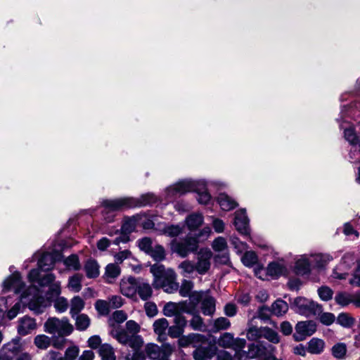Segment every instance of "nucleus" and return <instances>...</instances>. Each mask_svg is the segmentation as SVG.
Returning <instances> with one entry per match:
<instances>
[{"instance_id": "nucleus-62", "label": "nucleus", "mask_w": 360, "mask_h": 360, "mask_svg": "<svg viewBox=\"0 0 360 360\" xmlns=\"http://www.w3.org/2000/svg\"><path fill=\"white\" fill-rule=\"evenodd\" d=\"M139 247L141 250L148 254L153 248L152 240L149 238H142L139 240Z\"/></svg>"}, {"instance_id": "nucleus-26", "label": "nucleus", "mask_w": 360, "mask_h": 360, "mask_svg": "<svg viewBox=\"0 0 360 360\" xmlns=\"http://www.w3.org/2000/svg\"><path fill=\"white\" fill-rule=\"evenodd\" d=\"M121 274V269L117 264H108L105 268L103 278L105 282L112 283Z\"/></svg>"}, {"instance_id": "nucleus-29", "label": "nucleus", "mask_w": 360, "mask_h": 360, "mask_svg": "<svg viewBox=\"0 0 360 360\" xmlns=\"http://www.w3.org/2000/svg\"><path fill=\"white\" fill-rule=\"evenodd\" d=\"M55 260L50 253H43L38 260L39 269L41 271H49L53 268Z\"/></svg>"}, {"instance_id": "nucleus-5", "label": "nucleus", "mask_w": 360, "mask_h": 360, "mask_svg": "<svg viewBox=\"0 0 360 360\" xmlns=\"http://www.w3.org/2000/svg\"><path fill=\"white\" fill-rule=\"evenodd\" d=\"M188 341L195 347L192 354L194 360H211L217 354V348L208 345L207 338L202 335H190Z\"/></svg>"}, {"instance_id": "nucleus-12", "label": "nucleus", "mask_w": 360, "mask_h": 360, "mask_svg": "<svg viewBox=\"0 0 360 360\" xmlns=\"http://www.w3.org/2000/svg\"><path fill=\"white\" fill-rule=\"evenodd\" d=\"M212 248L215 252H217L214 257L217 263L227 264L229 262L228 245L224 238L219 236L215 238L212 243Z\"/></svg>"}, {"instance_id": "nucleus-4", "label": "nucleus", "mask_w": 360, "mask_h": 360, "mask_svg": "<svg viewBox=\"0 0 360 360\" xmlns=\"http://www.w3.org/2000/svg\"><path fill=\"white\" fill-rule=\"evenodd\" d=\"M155 288H162L167 293H173L179 288L176 274L172 269H165L162 264H155L150 267Z\"/></svg>"}, {"instance_id": "nucleus-64", "label": "nucleus", "mask_w": 360, "mask_h": 360, "mask_svg": "<svg viewBox=\"0 0 360 360\" xmlns=\"http://www.w3.org/2000/svg\"><path fill=\"white\" fill-rule=\"evenodd\" d=\"M349 283L353 285L360 286V260L357 262V267Z\"/></svg>"}, {"instance_id": "nucleus-25", "label": "nucleus", "mask_w": 360, "mask_h": 360, "mask_svg": "<svg viewBox=\"0 0 360 360\" xmlns=\"http://www.w3.org/2000/svg\"><path fill=\"white\" fill-rule=\"evenodd\" d=\"M37 328L35 319L31 316H23L19 320L18 333L26 335Z\"/></svg>"}, {"instance_id": "nucleus-35", "label": "nucleus", "mask_w": 360, "mask_h": 360, "mask_svg": "<svg viewBox=\"0 0 360 360\" xmlns=\"http://www.w3.org/2000/svg\"><path fill=\"white\" fill-rule=\"evenodd\" d=\"M197 190L194 191L198 194V201L200 204H207L211 199L210 193L205 188V184L202 181H197Z\"/></svg>"}, {"instance_id": "nucleus-40", "label": "nucleus", "mask_w": 360, "mask_h": 360, "mask_svg": "<svg viewBox=\"0 0 360 360\" xmlns=\"http://www.w3.org/2000/svg\"><path fill=\"white\" fill-rule=\"evenodd\" d=\"M184 228L179 224H172L164 227L162 233L171 237H177L183 233Z\"/></svg>"}, {"instance_id": "nucleus-28", "label": "nucleus", "mask_w": 360, "mask_h": 360, "mask_svg": "<svg viewBox=\"0 0 360 360\" xmlns=\"http://www.w3.org/2000/svg\"><path fill=\"white\" fill-rule=\"evenodd\" d=\"M168 326L169 323L165 318L160 319L154 323V331L157 335H158V340L159 342H163L165 340V330Z\"/></svg>"}, {"instance_id": "nucleus-7", "label": "nucleus", "mask_w": 360, "mask_h": 360, "mask_svg": "<svg viewBox=\"0 0 360 360\" xmlns=\"http://www.w3.org/2000/svg\"><path fill=\"white\" fill-rule=\"evenodd\" d=\"M275 347L270 344L259 342L257 344H250L248 346L247 352H240L238 353V360H248L250 359L260 358L274 353Z\"/></svg>"}, {"instance_id": "nucleus-23", "label": "nucleus", "mask_w": 360, "mask_h": 360, "mask_svg": "<svg viewBox=\"0 0 360 360\" xmlns=\"http://www.w3.org/2000/svg\"><path fill=\"white\" fill-rule=\"evenodd\" d=\"M311 266L317 269H324L333 260V257L326 253H316L309 255Z\"/></svg>"}, {"instance_id": "nucleus-56", "label": "nucleus", "mask_w": 360, "mask_h": 360, "mask_svg": "<svg viewBox=\"0 0 360 360\" xmlns=\"http://www.w3.org/2000/svg\"><path fill=\"white\" fill-rule=\"evenodd\" d=\"M335 300L338 304L346 306L351 303V295L340 292L335 296Z\"/></svg>"}, {"instance_id": "nucleus-37", "label": "nucleus", "mask_w": 360, "mask_h": 360, "mask_svg": "<svg viewBox=\"0 0 360 360\" xmlns=\"http://www.w3.org/2000/svg\"><path fill=\"white\" fill-rule=\"evenodd\" d=\"M82 279L83 275L80 274H76L70 277L68 285L69 289L74 292H79L82 289Z\"/></svg>"}, {"instance_id": "nucleus-43", "label": "nucleus", "mask_w": 360, "mask_h": 360, "mask_svg": "<svg viewBox=\"0 0 360 360\" xmlns=\"http://www.w3.org/2000/svg\"><path fill=\"white\" fill-rule=\"evenodd\" d=\"M219 346L224 348H231L234 345L233 335L230 333H224L218 339Z\"/></svg>"}, {"instance_id": "nucleus-63", "label": "nucleus", "mask_w": 360, "mask_h": 360, "mask_svg": "<svg viewBox=\"0 0 360 360\" xmlns=\"http://www.w3.org/2000/svg\"><path fill=\"white\" fill-rule=\"evenodd\" d=\"M191 325L195 330H206V326L203 323L201 316H193L191 320Z\"/></svg>"}, {"instance_id": "nucleus-42", "label": "nucleus", "mask_w": 360, "mask_h": 360, "mask_svg": "<svg viewBox=\"0 0 360 360\" xmlns=\"http://www.w3.org/2000/svg\"><path fill=\"white\" fill-rule=\"evenodd\" d=\"M94 307L99 315H108L112 309L108 300H96Z\"/></svg>"}, {"instance_id": "nucleus-54", "label": "nucleus", "mask_w": 360, "mask_h": 360, "mask_svg": "<svg viewBox=\"0 0 360 360\" xmlns=\"http://www.w3.org/2000/svg\"><path fill=\"white\" fill-rule=\"evenodd\" d=\"M230 240L237 253L240 254L248 249L247 244L240 241L237 237L233 236Z\"/></svg>"}, {"instance_id": "nucleus-38", "label": "nucleus", "mask_w": 360, "mask_h": 360, "mask_svg": "<svg viewBox=\"0 0 360 360\" xmlns=\"http://www.w3.org/2000/svg\"><path fill=\"white\" fill-rule=\"evenodd\" d=\"M84 301L79 296H75L70 301L71 315H77L84 307Z\"/></svg>"}, {"instance_id": "nucleus-52", "label": "nucleus", "mask_w": 360, "mask_h": 360, "mask_svg": "<svg viewBox=\"0 0 360 360\" xmlns=\"http://www.w3.org/2000/svg\"><path fill=\"white\" fill-rule=\"evenodd\" d=\"M230 326L231 323L229 319L223 316L217 319L214 323L216 331L227 329Z\"/></svg>"}, {"instance_id": "nucleus-47", "label": "nucleus", "mask_w": 360, "mask_h": 360, "mask_svg": "<svg viewBox=\"0 0 360 360\" xmlns=\"http://www.w3.org/2000/svg\"><path fill=\"white\" fill-rule=\"evenodd\" d=\"M262 337L274 344L278 343L280 341L278 333L267 327H264Z\"/></svg>"}, {"instance_id": "nucleus-51", "label": "nucleus", "mask_w": 360, "mask_h": 360, "mask_svg": "<svg viewBox=\"0 0 360 360\" xmlns=\"http://www.w3.org/2000/svg\"><path fill=\"white\" fill-rule=\"evenodd\" d=\"M357 108H359V107L356 104L350 105L349 107H342L340 112V117L338 120V122H340L343 120L347 117V113L349 116H355V111Z\"/></svg>"}, {"instance_id": "nucleus-18", "label": "nucleus", "mask_w": 360, "mask_h": 360, "mask_svg": "<svg viewBox=\"0 0 360 360\" xmlns=\"http://www.w3.org/2000/svg\"><path fill=\"white\" fill-rule=\"evenodd\" d=\"M234 225L241 235H250L249 219L245 210H240L235 212Z\"/></svg>"}, {"instance_id": "nucleus-34", "label": "nucleus", "mask_w": 360, "mask_h": 360, "mask_svg": "<svg viewBox=\"0 0 360 360\" xmlns=\"http://www.w3.org/2000/svg\"><path fill=\"white\" fill-rule=\"evenodd\" d=\"M264 327H257L252 324V320L248 324L246 337L249 340L255 341L262 338Z\"/></svg>"}, {"instance_id": "nucleus-9", "label": "nucleus", "mask_w": 360, "mask_h": 360, "mask_svg": "<svg viewBox=\"0 0 360 360\" xmlns=\"http://www.w3.org/2000/svg\"><path fill=\"white\" fill-rule=\"evenodd\" d=\"M45 331L50 334H57L59 336L69 335L73 330V327L65 319L60 320L56 317L49 318L44 325Z\"/></svg>"}, {"instance_id": "nucleus-30", "label": "nucleus", "mask_w": 360, "mask_h": 360, "mask_svg": "<svg viewBox=\"0 0 360 360\" xmlns=\"http://www.w3.org/2000/svg\"><path fill=\"white\" fill-rule=\"evenodd\" d=\"M153 290L150 285L143 281L142 278L139 279L137 285V294L143 300H146L152 295Z\"/></svg>"}, {"instance_id": "nucleus-14", "label": "nucleus", "mask_w": 360, "mask_h": 360, "mask_svg": "<svg viewBox=\"0 0 360 360\" xmlns=\"http://www.w3.org/2000/svg\"><path fill=\"white\" fill-rule=\"evenodd\" d=\"M197 190V181L191 180L181 181L167 189V196L169 198L176 195H183L187 192Z\"/></svg>"}, {"instance_id": "nucleus-16", "label": "nucleus", "mask_w": 360, "mask_h": 360, "mask_svg": "<svg viewBox=\"0 0 360 360\" xmlns=\"http://www.w3.org/2000/svg\"><path fill=\"white\" fill-rule=\"evenodd\" d=\"M212 257V252L208 248H202L198 252L197 262L195 264V270L198 274L203 275L206 274L210 268V260Z\"/></svg>"}, {"instance_id": "nucleus-46", "label": "nucleus", "mask_w": 360, "mask_h": 360, "mask_svg": "<svg viewBox=\"0 0 360 360\" xmlns=\"http://www.w3.org/2000/svg\"><path fill=\"white\" fill-rule=\"evenodd\" d=\"M6 347L11 353L16 354L22 350V345L21 339L16 338L13 339L10 342L6 345Z\"/></svg>"}, {"instance_id": "nucleus-33", "label": "nucleus", "mask_w": 360, "mask_h": 360, "mask_svg": "<svg viewBox=\"0 0 360 360\" xmlns=\"http://www.w3.org/2000/svg\"><path fill=\"white\" fill-rule=\"evenodd\" d=\"M217 202L224 211H229L237 206V203L226 194L221 193L217 198Z\"/></svg>"}, {"instance_id": "nucleus-32", "label": "nucleus", "mask_w": 360, "mask_h": 360, "mask_svg": "<svg viewBox=\"0 0 360 360\" xmlns=\"http://www.w3.org/2000/svg\"><path fill=\"white\" fill-rule=\"evenodd\" d=\"M86 275L89 278H94L99 275V265L94 259H89L84 264Z\"/></svg>"}, {"instance_id": "nucleus-2", "label": "nucleus", "mask_w": 360, "mask_h": 360, "mask_svg": "<svg viewBox=\"0 0 360 360\" xmlns=\"http://www.w3.org/2000/svg\"><path fill=\"white\" fill-rule=\"evenodd\" d=\"M155 201V198L152 194H146L139 199L134 198H121L113 200H105L102 202V214L104 219L108 221H112L114 217V212L124 208H130L136 206H145L150 205Z\"/></svg>"}, {"instance_id": "nucleus-31", "label": "nucleus", "mask_w": 360, "mask_h": 360, "mask_svg": "<svg viewBox=\"0 0 360 360\" xmlns=\"http://www.w3.org/2000/svg\"><path fill=\"white\" fill-rule=\"evenodd\" d=\"M286 272L287 269L285 266L283 264L278 262L269 264L266 269L267 274L274 278L284 275Z\"/></svg>"}, {"instance_id": "nucleus-21", "label": "nucleus", "mask_w": 360, "mask_h": 360, "mask_svg": "<svg viewBox=\"0 0 360 360\" xmlns=\"http://www.w3.org/2000/svg\"><path fill=\"white\" fill-rule=\"evenodd\" d=\"M184 313H189V309L186 302H169L164 306V315H181Z\"/></svg>"}, {"instance_id": "nucleus-44", "label": "nucleus", "mask_w": 360, "mask_h": 360, "mask_svg": "<svg viewBox=\"0 0 360 360\" xmlns=\"http://www.w3.org/2000/svg\"><path fill=\"white\" fill-rule=\"evenodd\" d=\"M63 262L68 269L77 271L81 268L79 257L76 255H71L68 257Z\"/></svg>"}, {"instance_id": "nucleus-3", "label": "nucleus", "mask_w": 360, "mask_h": 360, "mask_svg": "<svg viewBox=\"0 0 360 360\" xmlns=\"http://www.w3.org/2000/svg\"><path fill=\"white\" fill-rule=\"evenodd\" d=\"M211 233L210 227L201 229L195 236H187L181 239H173L169 243L170 250L172 253L185 258L191 253L198 251L201 238L207 239Z\"/></svg>"}, {"instance_id": "nucleus-13", "label": "nucleus", "mask_w": 360, "mask_h": 360, "mask_svg": "<svg viewBox=\"0 0 360 360\" xmlns=\"http://www.w3.org/2000/svg\"><path fill=\"white\" fill-rule=\"evenodd\" d=\"M355 256L351 253L345 254L340 263L333 269L332 276L338 279H345L348 275V271L354 264Z\"/></svg>"}, {"instance_id": "nucleus-11", "label": "nucleus", "mask_w": 360, "mask_h": 360, "mask_svg": "<svg viewBox=\"0 0 360 360\" xmlns=\"http://www.w3.org/2000/svg\"><path fill=\"white\" fill-rule=\"evenodd\" d=\"M191 300L194 304L202 301V311L205 315H212L215 311V300L204 292H193Z\"/></svg>"}, {"instance_id": "nucleus-49", "label": "nucleus", "mask_w": 360, "mask_h": 360, "mask_svg": "<svg viewBox=\"0 0 360 360\" xmlns=\"http://www.w3.org/2000/svg\"><path fill=\"white\" fill-rule=\"evenodd\" d=\"M193 283L192 281H188V280H184L182 281L181 285L180 286V288H179V294L182 297L189 296L191 297V295H192V293L191 294V290L193 289Z\"/></svg>"}, {"instance_id": "nucleus-15", "label": "nucleus", "mask_w": 360, "mask_h": 360, "mask_svg": "<svg viewBox=\"0 0 360 360\" xmlns=\"http://www.w3.org/2000/svg\"><path fill=\"white\" fill-rule=\"evenodd\" d=\"M316 331V324L313 321H300L295 326V333L293 334V337L297 342L303 341Z\"/></svg>"}, {"instance_id": "nucleus-6", "label": "nucleus", "mask_w": 360, "mask_h": 360, "mask_svg": "<svg viewBox=\"0 0 360 360\" xmlns=\"http://www.w3.org/2000/svg\"><path fill=\"white\" fill-rule=\"evenodd\" d=\"M38 291L39 290H38ZM60 292V283L54 281V282L49 285V296L44 298V297L38 296L39 292L33 293L32 298H31L28 304V307L34 313H44V309L51 305L50 300L55 296L59 295Z\"/></svg>"}, {"instance_id": "nucleus-60", "label": "nucleus", "mask_w": 360, "mask_h": 360, "mask_svg": "<svg viewBox=\"0 0 360 360\" xmlns=\"http://www.w3.org/2000/svg\"><path fill=\"white\" fill-rule=\"evenodd\" d=\"M319 295L321 300H329L333 297V290L326 286H322L321 287L319 290Z\"/></svg>"}, {"instance_id": "nucleus-61", "label": "nucleus", "mask_w": 360, "mask_h": 360, "mask_svg": "<svg viewBox=\"0 0 360 360\" xmlns=\"http://www.w3.org/2000/svg\"><path fill=\"white\" fill-rule=\"evenodd\" d=\"M115 337L120 343L127 345L131 336H129L125 330H116Z\"/></svg>"}, {"instance_id": "nucleus-59", "label": "nucleus", "mask_w": 360, "mask_h": 360, "mask_svg": "<svg viewBox=\"0 0 360 360\" xmlns=\"http://www.w3.org/2000/svg\"><path fill=\"white\" fill-rule=\"evenodd\" d=\"M344 134L346 140L349 141L354 147L356 143L357 136L352 127L346 128L344 131Z\"/></svg>"}, {"instance_id": "nucleus-41", "label": "nucleus", "mask_w": 360, "mask_h": 360, "mask_svg": "<svg viewBox=\"0 0 360 360\" xmlns=\"http://www.w3.org/2000/svg\"><path fill=\"white\" fill-rule=\"evenodd\" d=\"M34 345L39 349H47L51 345V340L45 335H38L34 339Z\"/></svg>"}, {"instance_id": "nucleus-36", "label": "nucleus", "mask_w": 360, "mask_h": 360, "mask_svg": "<svg viewBox=\"0 0 360 360\" xmlns=\"http://www.w3.org/2000/svg\"><path fill=\"white\" fill-rule=\"evenodd\" d=\"M98 352L102 360H116L114 349L112 346L108 344L101 345Z\"/></svg>"}, {"instance_id": "nucleus-17", "label": "nucleus", "mask_w": 360, "mask_h": 360, "mask_svg": "<svg viewBox=\"0 0 360 360\" xmlns=\"http://www.w3.org/2000/svg\"><path fill=\"white\" fill-rule=\"evenodd\" d=\"M139 279V278H136L133 276L122 278L120 282V292L127 297H136Z\"/></svg>"}, {"instance_id": "nucleus-24", "label": "nucleus", "mask_w": 360, "mask_h": 360, "mask_svg": "<svg viewBox=\"0 0 360 360\" xmlns=\"http://www.w3.org/2000/svg\"><path fill=\"white\" fill-rule=\"evenodd\" d=\"M204 222V217L201 213H191L188 214L185 220L184 224L190 231H195L198 229Z\"/></svg>"}, {"instance_id": "nucleus-50", "label": "nucleus", "mask_w": 360, "mask_h": 360, "mask_svg": "<svg viewBox=\"0 0 360 360\" xmlns=\"http://www.w3.org/2000/svg\"><path fill=\"white\" fill-rule=\"evenodd\" d=\"M179 268L181 270V274L184 276L194 272L195 270V264L191 261L185 260L179 264Z\"/></svg>"}, {"instance_id": "nucleus-57", "label": "nucleus", "mask_w": 360, "mask_h": 360, "mask_svg": "<svg viewBox=\"0 0 360 360\" xmlns=\"http://www.w3.org/2000/svg\"><path fill=\"white\" fill-rule=\"evenodd\" d=\"M112 309H116L121 307L124 304V300L120 295H112L108 298Z\"/></svg>"}, {"instance_id": "nucleus-45", "label": "nucleus", "mask_w": 360, "mask_h": 360, "mask_svg": "<svg viewBox=\"0 0 360 360\" xmlns=\"http://www.w3.org/2000/svg\"><path fill=\"white\" fill-rule=\"evenodd\" d=\"M148 255L155 261H162L165 258V251L162 246L156 245L152 248Z\"/></svg>"}, {"instance_id": "nucleus-55", "label": "nucleus", "mask_w": 360, "mask_h": 360, "mask_svg": "<svg viewBox=\"0 0 360 360\" xmlns=\"http://www.w3.org/2000/svg\"><path fill=\"white\" fill-rule=\"evenodd\" d=\"M90 324V320L88 316H76L75 325L77 329L84 330L86 329Z\"/></svg>"}, {"instance_id": "nucleus-22", "label": "nucleus", "mask_w": 360, "mask_h": 360, "mask_svg": "<svg viewBox=\"0 0 360 360\" xmlns=\"http://www.w3.org/2000/svg\"><path fill=\"white\" fill-rule=\"evenodd\" d=\"M311 266L309 255H304L295 261L294 271L300 276L309 275L311 273Z\"/></svg>"}, {"instance_id": "nucleus-53", "label": "nucleus", "mask_w": 360, "mask_h": 360, "mask_svg": "<svg viewBox=\"0 0 360 360\" xmlns=\"http://www.w3.org/2000/svg\"><path fill=\"white\" fill-rule=\"evenodd\" d=\"M54 307L58 313L65 312L68 307V302L64 297H58L54 302Z\"/></svg>"}, {"instance_id": "nucleus-39", "label": "nucleus", "mask_w": 360, "mask_h": 360, "mask_svg": "<svg viewBox=\"0 0 360 360\" xmlns=\"http://www.w3.org/2000/svg\"><path fill=\"white\" fill-rule=\"evenodd\" d=\"M347 350L346 344L338 342L332 347L331 353L335 359H343L346 356Z\"/></svg>"}, {"instance_id": "nucleus-20", "label": "nucleus", "mask_w": 360, "mask_h": 360, "mask_svg": "<svg viewBox=\"0 0 360 360\" xmlns=\"http://www.w3.org/2000/svg\"><path fill=\"white\" fill-rule=\"evenodd\" d=\"M27 277L30 282H37L41 286L49 285L55 281V276L53 274H47L40 277V270L39 269H32Z\"/></svg>"}, {"instance_id": "nucleus-1", "label": "nucleus", "mask_w": 360, "mask_h": 360, "mask_svg": "<svg viewBox=\"0 0 360 360\" xmlns=\"http://www.w3.org/2000/svg\"><path fill=\"white\" fill-rule=\"evenodd\" d=\"M2 288L4 292L13 290L15 294L20 293V299L13 305L11 297L0 298V314L7 313V315H18L24 313L27 308L25 300L30 296L32 297L33 293L38 292V288L34 285H31L25 289V283L22 281L18 271L14 272L6 278L2 283Z\"/></svg>"}, {"instance_id": "nucleus-58", "label": "nucleus", "mask_w": 360, "mask_h": 360, "mask_svg": "<svg viewBox=\"0 0 360 360\" xmlns=\"http://www.w3.org/2000/svg\"><path fill=\"white\" fill-rule=\"evenodd\" d=\"M246 345V340L243 338L234 339V345L231 347L236 351L235 356L238 359V353L240 352H245L243 349Z\"/></svg>"}, {"instance_id": "nucleus-19", "label": "nucleus", "mask_w": 360, "mask_h": 360, "mask_svg": "<svg viewBox=\"0 0 360 360\" xmlns=\"http://www.w3.org/2000/svg\"><path fill=\"white\" fill-rule=\"evenodd\" d=\"M288 310V304L283 300H276L271 305V308L262 306L259 308V315H283Z\"/></svg>"}, {"instance_id": "nucleus-48", "label": "nucleus", "mask_w": 360, "mask_h": 360, "mask_svg": "<svg viewBox=\"0 0 360 360\" xmlns=\"http://www.w3.org/2000/svg\"><path fill=\"white\" fill-rule=\"evenodd\" d=\"M242 262L246 266H252L257 262V256L255 252L248 251L243 256Z\"/></svg>"}, {"instance_id": "nucleus-10", "label": "nucleus", "mask_w": 360, "mask_h": 360, "mask_svg": "<svg viewBox=\"0 0 360 360\" xmlns=\"http://www.w3.org/2000/svg\"><path fill=\"white\" fill-rule=\"evenodd\" d=\"M294 304L301 313L311 315H333L329 312L323 313L321 305L304 297H297L294 300Z\"/></svg>"}, {"instance_id": "nucleus-8", "label": "nucleus", "mask_w": 360, "mask_h": 360, "mask_svg": "<svg viewBox=\"0 0 360 360\" xmlns=\"http://www.w3.org/2000/svg\"><path fill=\"white\" fill-rule=\"evenodd\" d=\"M145 351L151 360H170L169 357L174 351V347L168 343L162 346L150 343L146 345Z\"/></svg>"}, {"instance_id": "nucleus-27", "label": "nucleus", "mask_w": 360, "mask_h": 360, "mask_svg": "<svg viewBox=\"0 0 360 360\" xmlns=\"http://www.w3.org/2000/svg\"><path fill=\"white\" fill-rule=\"evenodd\" d=\"M307 345V352L311 354H321L326 347L325 341L318 338H311Z\"/></svg>"}]
</instances>
